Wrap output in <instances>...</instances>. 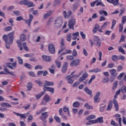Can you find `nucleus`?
<instances>
[{"label": "nucleus", "instance_id": "51", "mask_svg": "<svg viewBox=\"0 0 126 126\" xmlns=\"http://www.w3.org/2000/svg\"><path fill=\"white\" fill-rule=\"evenodd\" d=\"M35 83H36V84H38L39 85V86H43V82H42V81H41L36 80Z\"/></svg>", "mask_w": 126, "mask_h": 126}, {"label": "nucleus", "instance_id": "38", "mask_svg": "<svg viewBox=\"0 0 126 126\" xmlns=\"http://www.w3.org/2000/svg\"><path fill=\"white\" fill-rule=\"evenodd\" d=\"M44 100L45 101V102H49L50 101V97L48 95H45Z\"/></svg>", "mask_w": 126, "mask_h": 126}, {"label": "nucleus", "instance_id": "3", "mask_svg": "<svg viewBox=\"0 0 126 126\" xmlns=\"http://www.w3.org/2000/svg\"><path fill=\"white\" fill-rule=\"evenodd\" d=\"M75 23L76 22L75 21V18L73 17H72L68 20V26L70 29H72V30H74V26L75 25Z\"/></svg>", "mask_w": 126, "mask_h": 126}, {"label": "nucleus", "instance_id": "64", "mask_svg": "<svg viewBox=\"0 0 126 126\" xmlns=\"http://www.w3.org/2000/svg\"><path fill=\"white\" fill-rule=\"evenodd\" d=\"M17 21H21L23 20V17L22 16H19L16 18Z\"/></svg>", "mask_w": 126, "mask_h": 126}, {"label": "nucleus", "instance_id": "12", "mask_svg": "<svg viewBox=\"0 0 126 126\" xmlns=\"http://www.w3.org/2000/svg\"><path fill=\"white\" fill-rule=\"evenodd\" d=\"M67 70V62H65L62 66V71L63 73H65Z\"/></svg>", "mask_w": 126, "mask_h": 126}, {"label": "nucleus", "instance_id": "29", "mask_svg": "<svg viewBox=\"0 0 126 126\" xmlns=\"http://www.w3.org/2000/svg\"><path fill=\"white\" fill-rule=\"evenodd\" d=\"M93 119H96V116L94 115H91L86 118V120L88 121V120H92Z\"/></svg>", "mask_w": 126, "mask_h": 126}, {"label": "nucleus", "instance_id": "35", "mask_svg": "<svg viewBox=\"0 0 126 126\" xmlns=\"http://www.w3.org/2000/svg\"><path fill=\"white\" fill-rule=\"evenodd\" d=\"M54 120H55V121H56L57 123H58V124H61V118L59 117L54 116Z\"/></svg>", "mask_w": 126, "mask_h": 126}, {"label": "nucleus", "instance_id": "60", "mask_svg": "<svg viewBox=\"0 0 126 126\" xmlns=\"http://www.w3.org/2000/svg\"><path fill=\"white\" fill-rule=\"evenodd\" d=\"M24 66L27 67V68H31V65L28 63H26L25 64Z\"/></svg>", "mask_w": 126, "mask_h": 126}, {"label": "nucleus", "instance_id": "50", "mask_svg": "<svg viewBox=\"0 0 126 126\" xmlns=\"http://www.w3.org/2000/svg\"><path fill=\"white\" fill-rule=\"evenodd\" d=\"M56 65H57V67L58 68H60L61 66L62 65V64L61 63V62H60L59 61H56Z\"/></svg>", "mask_w": 126, "mask_h": 126}, {"label": "nucleus", "instance_id": "24", "mask_svg": "<svg viewBox=\"0 0 126 126\" xmlns=\"http://www.w3.org/2000/svg\"><path fill=\"white\" fill-rule=\"evenodd\" d=\"M45 85L46 86H54V82L45 81Z\"/></svg>", "mask_w": 126, "mask_h": 126}, {"label": "nucleus", "instance_id": "22", "mask_svg": "<svg viewBox=\"0 0 126 126\" xmlns=\"http://www.w3.org/2000/svg\"><path fill=\"white\" fill-rule=\"evenodd\" d=\"M96 124L99 123V124H103L104 123V120H103V117H100L98 118L96 120Z\"/></svg>", "mask_w": 126, "mask_h": 126}, {"label": "nucleus", "instance_id": "16", "mask_svg": "<svg viewBox=\"0 0 126 126\" xmlns=\"http://www.w3.org/2000/svg\"><path fill=\"white\" fill-rule=\"evenodd\" d=\"M109 73L112 76H117V70H116V69L109 70Z\"/></svg>", "mask_w": 126, "mask_h": 126}, {"label": "nucleus", "instance_id": "4", "mask_svg": "<svg viewBox=\"0 0 126 126\" xmlns=\"http://www.w3.org/2000/svg\"><path fill=\"white\" fill-rule=\"evenodd\" d=\"M62 27V20L60 19H56L54 22V27L56 29L61 28Z\"/></svg>", "mask_w": 126, "mask_h": 126}, {"label": "nucleus", "instance_id": "61", "mask_svg": "<svg viewBox=\"0 0 126 126\" xmlns=\"http://www.w3.org/2000/svg\"><path fill=\"white\" fill-rule=\"evenodd\" d=\"M68 110H69V108L67 107L66 106H64L63 108V111L65 113H66V111L67 112Z\"/></svg>", "mask_w": 126, "mask_h": 126}, {"label": "nucleus", "instance_id": "14", "mask_svg": "<svg viewBox=\"0 0 126 126\" xmlns=\"http://www.w3.org/2000/svg\"><path fill=\"white\" fill-rule=\"evenodd\" d=\"M0 106H2L3 108H11L12 106L7 102H3L1 103Z\"/></svg>", "mask_w": 126, "mask_h": 126}, {"label": "nucleus", "instance_id": "20", "mask_svg": "<svg viewBox=\"0 0 126 126\" xmlns=\"http://www.w3.org/2000/svg\"><path fill=\"white\" fill-rule=\"evenodd\" d=\"M44 94H45V92H42L41 93L37 94L36 95V99L39 100V99H40V98H41V97H42Z\"/></svg>", "mask_w": 126, "mask_h": 126}, {"label": "nucleus", "instance_id": "49", "mask_svg": "<svg viewBox=\"0 0 126 126\" xmlns=\"http://www.w3.org/2000/svg\"><path fill=\"white\" fill-rule=\"evenodd\" d=\"M124 75H125V73H120L119 76H118L117 77L118 79H119V80H121V79H122V78H123Z\"/></svg>", "mask_w": 126, "mask_h": 126}, {"label": "nucleus", "instance_id": "40", "mask_svg": "<svg viewBox=\"0 0 126 126\" xmlns=\"http://www.w3.org/2000/svg\"><path fill=\"white\" fill-rule=\"evenodd\" d=\"M121 91L122 93H126V87L125 86H123L121 88Z\"/></svg>", "mask_w": 126, "mask_h": 126}, {"label": "nucleus", "instance_id": "10", "mask_svg": "<svg viewBox=\"0 0 126 126\" xmlns=\"http://www.w3.org/2000/svg\"><path fill=\"white\" fill-rule=\"evenodd\" d=\"M29 19L25 21V23L27 24H28V26L30 27L31 25V22H32V20H33L34 17H33V15L31 14H30L29 15Z\"/></svg>", "mask_w": 126, "mask_h": 126}, {"label": "nucleus", "instance_id": "44", "mask_svg": "<svg viewBox=\"0 0 126 126\" xmlns=\"http://www.w3.org/2000/svg\"><path fill=\"white\" fill-rule=\"evenodd\" d=\"M28 91H30L32 89V83H29L27 86Z\"/></svg>", "mask_w": 126, "mask_h": 126}, {"label": "nucleus", "instance_id": "56", "mask_svg": "<svg viewBox=\"0 0 126 126\" xmlns=\"http://www.w3.org/2000/svg\"><path fill=\"white\" fill-rule=\"evenodd\" d=\"M116 87H118V82H114L113 84V87H112V90H115Z\"/></svg>", "mask_w": 126, "mask_h": 126}, {"label": "nucleus", "instance_id": "7", "mask_svg": "<svg viewBox=\"0 0 126 126\" xmlns=\"http://www.w3.org/2000/svg\"><path fill=\"white\" fill-rule=\"evenodd\" d=\"M48 50L50 54H55L56 53V48H55V45L53 44L48 45Z\"/></svg>", "mask_w": 126, "mask_h": 126}, {"label": "nucleus", "instance_id": "6", "mask_svg": "<svg viewBox=\"0 0 126 126\" xmlns=\"http://www.w3.org/2000/svg\"><path fill=\"white\" fill-rule=\"evenodd\" d=\"M101 95V93L100 92H97L94 96V100L95 104H97L100 102V95Z\"/></svg>", "mask_w": 126, "mask_h": 126}, {"label": "nucleus", "instance_id": "27", "mask_svg": "<svg viewBox=\"0 0 126 126\" xmlns=\"http://www.w3.org/2000/svg\"><path fill=\"white\" fill-rule=\"evenodd\" d=\"M66 39L67 41H68V42H70V41H71V33H68L66 35Z\"/></svg>", "mask_w": 126, "mask_h": 126}, {"label": "nucleus", "instance_id": "39", "mask_svg": "<svg viewBox=\"0 0 126 126\" xmlns=\"http://www.w3.org/2000/svg\"><path fill=\"white\" fill-rule=\"evenodd\" d=\"M74 65H75V66H77V65H79V63L80 62V60L79 59L74 60Z\"/></svg>", "mask_w": 126, "mask_h": 126}, {"label": "nucleus", "instance_id": "59", "mask_svg": "<svg viewBox=\"0 0 126 126\" xmlns=\"http://www.w3.org/2000/svg\"><path fill=\"white\" fill-rule=\"evenodd\" d=\"M32 120H33V116H32V115H30L28 119V123H30V122H31V121H32Z\"/></svg>", "mask_w": 126, "mask_h": 126}, {"label": "nucleus", "instance_id": "32", "mask_svg": "<svg viewBox=\"0 0 126 126\" xmlns=\"http://www.w3.org/2000/svg\"><path fill=\"white\" fill-rule=\"evenodd\" d=\"M118 50L120 53H122L123 55H126V52H125V50L123 49V47H119Z\"/></svg>", "mask_w": 126, "mask_h": 126}, {"label": "nucleus", "instance_id": "47", "mask_svg": "<svg viewBox=\"0 0 126 126\" xmlns=\"http://www.w3.org/2000/svg\"><path fill=\"white\" fill-rule=\"evenodd\" d=\"M112 60L113 62H116V61H117V60H118V56H117L116 55H113L112 57Z\"/></svg>", "mask_w": 126, "mask_h": 126}, {"label": "nucleus", "instance_id": "48", "mask_svg": "<svg viewBox=\"0 0 126 126\" xmlns=\"http://www.w3.org/2000/svg\"><path fill=\"white\" fill-rule=\"evenodd\" d=\"M34 69H43V66L40 65H37L34 67Z\"/></svg>", "mask_w": 126, "mask_h": 126}, {"label": "nucleus", "instance_id": "1", "mask_svg": "<svg viewBox=\"0 0 126 126\" xmlns=\"http://www.w3.org/2000/svg\"><path fill=\"white\" fill-rule=\"evenodd\" d=\"M14 33H15V32L13 31L9 33L7 35L4 34L2 37L3 39L5 42L6 48L8 50L10 49V45L13 43V40L14 39Z\"/></svg>", "mask_w": 126, "mask_h": 126}, {"label": "nucleus", "instance_id": "37", "mask_svg": "<svg viewBox=\"0 0 126 126\" xmlns=\"http://www.w3.org/2000/svg\"><path fill=\"white\" fill-rule=\"evenodd\" d=\"M24 56L26 58H32V57H34V54L33 53L27 54H25Z\"/></svg>", "mask_w": 126, "mask_h": 126}, {"label": "nucleus", "instance_id": "55", "mask_svg": "<svg viewBox=\"0 0 126 126\" xmlns=\"http://www.w3.org/2000/svg\"><path fill=\"white\" fill-rule=\"evenodd\" d=\"M27 0H23L20 1L19 2V4H21V5L23 4L24 5H26Z\"/></svg>", "mask_w": 126, "mask_h": 126}, {"label": "nucleus", "instance_id": "54", "mask_svg": "<svg viewBox=\"0 0 126 126\" xmlns=\"http://www.w3.org/2000/svg\"><path fill=\"white\" fill-rule=\"evenodd\" d=\"M117 23V20H114L113 21H112V27H111V29H113V28H115V25H116V24Z\"/></svg>", "mask_w": 126, "mask_h": 126}, {"label": "nucleus", "instance_id": "15", "mask_svg": "<svg viewBox=\"0 0 126 126\" xmlns=\"http://www.w3.org/2000/svg\"><path fill=\"white\" fill-rule=\"evenodd\" d=\"M4 70L6 72H7V73H8L10 75H12V76H14V77H15V76H16V74H15V72L9 71V70H8V69L7 68H5L4 69Z\"/></svg>", "mask_w": 126, "mask_h": 126}, {"label": "nucleus", "instance_id": "28", "mask_svg": "<svg viewBox=\"0 0 126 126\" xmlns=\"http://www.w3.org/2000/svg\"><path fill=\"white\" fill-rule=\"evenodd\" d=\"M20 40L22 42H24L26 40V35L25 34H22L20 36Z\"/></svg>", "mask_w": 126, "mask_h": 126}, {"label": "nucleus", "instance_id": "17", "mask_svg": "<svg viewBox=\"0 0 126 126\" xmlns=\"http://www.w3.org/2000/svg\"><path fill=\"white\" fill-rule=\"evenodd\" d=\"M28 7H34L35 6V5L33 3V2L30 1H26V5Z\"/></svg>", "mask_w": 126, "mask_h": 126}, {"label": "nucleus", "instance_id": "57", "mask_svg": "<svg viewBox=\"0 0 126 126\" xmlns=\"http://www.w3.org/2000/svg\"><path fill=\"white\" fill-rule=\"evenodd\" d=\"M126 16H124L122 17V24H125V23H126Z\"/></svg>", "mask_w": 126, "mask_h": 126}, {"label": "nucleus", "instance_id": "58", "mask_svg": "<svg viewBox=\"0 0 126 126\" xmlns=\"http://www.w3.org/2000/svg\"><path fill=\"white\" fill-rule=\"evenodd\" d=\"M13 19L12 18H9V23L11 24V26H13Z\"/></svg>", "mask_w": 126, "mask_h": 126}, {"label": "nucleus", "instance_id": "30", "mask_svg": "<svg viewBox=\"0 0 126 126\" xmlns=\"http://www.w3.org/2000/svg\"><path fill=\"white\" fill-rule=\"evenodd\" d=\"M84 107H85V108H86V109H87V110H91V109H93V106L89 105V104H88V103H86L84 105Z\"/></svg>", "mask_w": 126, "mask_h": 126}, {"label": "nucleus", "instance_id": "5", "mask_svg": "<svg viewBox=\"0 0 126 126\" xmlns=\"http://www.w3.org/2000/svg\"><path fill=\"white\" fill-rule=\"evenodd\" d=\"M94 45L98 47V48H100L101 47V41L99 40V38L96 36H94Z\"/></svg>", "mask_w": 126, "mask_h": 126}, {"label": "nucleus", "instance_id": "25", "mask_svg": "<svg viewBox=\"0 0 126 126\" xmlns=\"http://www.w3.org/2000/svg\"><path fill=\"white\" fill-rule=\"evenodd\" d=\"M99 14L100 15H102V14H103L104 16H108V12L105 10H100Z\"/></svg>", "mask_w": 126, "mask_h": 126}, {"label": "nucleus", "instance_id": "52", "mask_svg": "<svg viewBox=\"0 0 126 126\" xmlns=\"http://www.w3.org/2000/svg\"><path fill=\"white\" fill-rule=\"evenodd\" d=\"M118 60H119L120 61H125V60H126V58L123 55H120L119 56Z\"/></svg>", "mask_w": 126, "mask_h": 126}, {"label": "nucleus", "instance_id": "46", "mask_svg": "<svg viewBox=\"0 0 126 126\" xmlns=\"http://www.w3.org/2000/svg\"><path fill=\"white\" fill-rule=\"evenodd\" d=\"M124 30V24H120L119 26V32H122Z\"/></svg>", "mask_w": 126, "mask_h": 126}, {"label": "nucleus", "instance_id": "23", "mask_svg": "<svg viewBox=\"0 0 126 126\" xmlns=\"http://www.w3.org/2000/svg\"><path fill=\"white\" fill-rule=\"evenodd\" d=\"M84 91H85V92H86V93H87V94H88L89 95H91V94H92V91H91L90 89H88V87H86L84 89Z\"/></svg>", "mask_w": 126, "mask_h": 126}, {"label": "nucleus", "instance_id": "43", "mask_svg": "<svg viewBox=\"0 0 126 126\" xmlns=\"http://www.w3.org/2000/svg\"><path fill=\"white\" fill-rule=\"evenodd\" d=\"M6 65L9 68H11V69H13V66H12V63H7L6 64Z\"/></svg>", "mask_w": 126, "mask_h": 126}, {"label": "nucleus", "instance_id": "9", "mask_svg": "<svg viewBox=\"0 0 126 126\" xmlns=\"http://www.w3.org/2000/svg\"><path fill=\"white\" fill-rule=\"evenodd\" d=\"M15 115H16V116H18V117H20V119H26L27 117H28V115H29V113H25L23 114L17 113L15 112H13Z\"/></svg>", "mask_w": 126, "mask_h": 126}, {"label": "nucleus", "instance_id": "53", "mask_svg": "<svg viewBox=\"0 0 126 126\" xmlns=\"http://www.w3.org/2000/svg\"><path fill=\"white\" fill-rule=\"evenodd\" d=\"M51 16V13H46L44 16H43V19H46V18H48L49 16Z\"/></svg>", "mask_w": 126, "mask_h": 126}, {"label": "nucleus", "instance_id": "18", "mask_svg": "<svg viewBox=\"0 0 126 126\" xmlns=\"http://www.w3.org/2000/svg\"><path fill=\"white\" fill-rule=\"evenodd\" d=\"M113 103L114 105V107L116 109V111H119V104L118 101L115 99H113Z\"/></svg>", "mask_w": 126, "mask_h": 126}, {"label": "nucleus", "instance_id": "11", "mask_svg": "<svg viewBox=\"0 0 126 126\" xmlns=\"http://www.w3.org/2000/svg\"><path fill=\"white\" fill-rule=\"evenodd\" d=\"M48 117H49V115H48V112H45L41 114V116H39V119L40 120H44L48 119Z\"/></svg>", "mask_w": 126, "mask_h": 126}, {"label": "nucleus", "instance_id": "8", "mask_svg": "<svg viewBox=\"0 0 126 126\" xmlns=\"http://www.w3.org/2000/svg\"><path fill=\"white\" fill-rule=\"evenodd\" d=\"M43 91H49V92H50L52 94H54V92H55V89L50 87H46V85H44Z\"/></svg>", "mask_w": 126, "mask_h": 126}, {"label": "nucleus", "instance_id": "36", "mask_svg": "<svg viewBox=\"0 0 126 126\" xmlns=\"http://www.w3.org/2000/svg\"><path fill=\"white\" fill-rule=\"evenodd\" d=\"M17 59H18V60L19 61V63H20V64H23V60L22 59V58H21V57H17Z\"/></svg>", "mask_w": 126, "mask_h": 126}, {"label": "nucleus", "instance_id": "31", "mask_svg": "<svg viewBox=\"0 0 126 126\" xmlns=\"http://www.w3.org/2000/svg\"><path fill=\"white\" fill-rule=\"evenodd\" d=\"M112 107H113V103H112V101H110L108 103V105L107 108V111L110 110V109H112Z\"/></svg>", "mask_w": 126, "mask_h": 126}, {"label": "nucleus", "instance_id": "62", "mask_svg": "<svg viewBox=\"0 0 126 126\" xmlns=\"http://www.w3.org/2000/svg\"><path fill=\"white\" fill-rule=\"evenodd\" d=\"M106 20V18L104 16H101L100 17L99 21H105Z\"/></svg>", "mask_w": 126, "mask_h": 126}, {"label": "nucleus", "instance_id": "63", "mask_svg": "<svg viewBox=\"0 0 126 126\" xmlns=\"http://www.w3.org/2000/svg\"><path fill=\"white\" fill-rule=\"evenodd\" d=\"M114 63H109L108 64L107 67L108 68H113V67H114Z\"/></svg>", "mask_w": 126, "mask_h": 126}, {"label": "nucleus", "instance_id": "13", "mask_svg": "<svg viewBox=\"0 0 126 126\" xmlns=\"http://www.w3.org/2000/svg\"><path fill=\"white\" fill-rule=\"evenodd\" d=\"M109 3H113V5L117 6L119 4V0H106Z\"/></svg>", "mask_w": 126, "mask_h": 126}, {"label": "nucleus", "instance_id": "26", "mask_svg": "<svg viewBox=\"0 0 126 126\" xmlns=\"http://www.w3.org/2000/svg\"><path fill=\"white\" fill-rule=\"evenodd\" d=\"M66 79L68 83H69V84H72V83H73L74 81L73 80H72V79H71L70 78H69V77H66Z\"/></svg>", "mask_w": 126, "mask_h": 126}, {"label": "nucleus", "instance_id": "45", "mask_svg": "<svg viewBox=\"0 0 126 126\" xmlns=\"http://www.w3.org/2000/svg\"><path fill=\"white\" fill-rule=\"evenodd\" d=\"M80 34L83 40H84L86 38V35L84 34L83 32H81Z\"/></svg>", "mask_w": 126, "mask_h": 126}, {"label": "nucleus", "instance_id": "34", "mask_svg": "<svg viewBox=\"0 0 126 126\" xmlns=\"http://www.w3.org/2000/svg\"><path fill=\"white\" fill-rule=\"evenodd\" d=\"M12 29V27L11 26H9L4 28V31H5V32H7L8 31H11Z\"/></svg>", "mask_w": 126, "mask_h": 126}, {"label": "nucleus", "instance_id": "19", "mask_svg": "<svg viewBox=\"0 0 126 126\" xmlns=\"http://www.w3.org/2000/svg\"><path fill=\"white\" fill-rule=\"evenodd\" d=\"M42 60H43V61H45V62H51V61H52V60L51 59V57H50L49 56L43 55L42 56Z\"/></svg>", "mask_w": 126, "mask_h": 126}, {"label": "nucleus", "instance_id": "2", "mask_svg": "<svg viewBox=\"0 0 126 126\" xmlns=\"http://www.w3.org/2000/svg\"><path fill=\"white\" fill-rule=\"evenodd\" d=\"M17 43L18 44V47L20 48V51H22L23 50V47L24 49L26 52H29V49H28V47H27V44H26V42H24L22 43L20 40H17ZM23 46V47H22Z\"/></svg>", "mask_w": 126, "mask_h": 126}, {"label": "nucleus", "instance_id": "33", "mask_svg": "<svg viewBox=\"0 0 126 126\" xmlns=\"http://www.w3.org/2000/svg\"><path fill=\"white\" fill-rule=\"evenodd\" d=\"M99 28H100L99 25H95L93 31V33H96L97 32V29H99Z\"/></svg>", "mask_w": 126, "mask_h": 126}, {"label": "nucleus", "instance_id": "41", "mask_svg": "<svg viewBox=\"0 0 126 126\" xmlns=\"http://www.w3.org/2000/svg\"><path fill=\"white\" fill-rule=\"evenodd\" d=\"M61 47L65 48L64 46V39L63 38L61 41Z\"/></svg>", "mask_w": 126, "mask_h": 126}, {"label": "nucleus", "instance_id": "21", "mask_svg": "<svg viewBox=\"0 0 126 126\" xmlns=\"http://www.w3.org/2000/svg\"><path fill=\"white\" fill-rule=\"evenodd\" d=\"M72 106L73 108H78L80 106V103L78 101H75L73 103Z\"/></svg>", "mask_w": 126, "mask_h": 126}, {"label": "nucleus", "instance_id": "42", "mask_svg": "<svg viewBox=\"0 0 126 126\" xmlns=\"http://www.w3.org/2000/svg\"><path fill=\"white\" fill-rule=\"evenodd\" d=\"M13 13L17 15V16H19L20 15V11L18 10H14L13 11Z\"/></svg>", "mask_w": 126, "mask_h": 126}]
</instances>
